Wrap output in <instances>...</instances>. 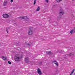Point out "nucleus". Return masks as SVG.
<instances>
[{
    "label": "nucleus",
    "mask_w": 75,
    "mask_h": 75,
    "mask_svg": "<svg viewBox=\"0 0 75 75\" xmlns=\"http://www.w3.org/2000/svg\"><path fill=\"white\" fill-rule=\"evenodd\" d=\"M21 54H17L15 56L14 59L16 61H18L20 59L22 58V57L21 56Z\"/></svg>",
    "instance_id": "obj_1"
},
{
    "label": "nucleus",
    "mask_w": 75,
    "mask_h": 75,
    "mask_svg": "<svg viewBox=\"0 0 75 75\" xmlns=\"http://www.w3.org/2000/svg\"><path fill=\"white\" fill-rule=\"evenodd\" d=\"M64 13V11L62 9H60L59 10V14L60 15L58 17V20H60V19L62 18V17H61V16H62Z\"/></svg>",
    "instance_id": "obj_2"
},
{
    "label": "nucleus",
    "mask_w": 75,
    "mask_h": 75,
    "mask_svg": "<svg viewBox=\"0 0 75 75\" xmlns=\"http://www.w3.org/2000/svg\"><path fill=\"white\" fill-rule=\"evenodd\" d=\"M33 28H30L29 30L28 34L29 35H32L33 34Z\"/></svg>",
    "instance_id": "obj_3"
},
{
    "label": "nucleus",
    "mask_w": 75,
    "mask_h": 75,
    "mask_svg": "<svg viewBox=\"0 0 75 75\" xmlns=\"http://www.w3.org/2000/svg\"><path fill=\"white\" fill-rule=\"evenodd\" d=\"M2 16L5 18H7L9 17V15L7 14H4L2 15Z\"/></svg>",
    "instance_id": "obj_4"
},
{
    "label": "nucleus",
    "mask_w": 75,
    "mask_h": 75,
    "mask_svg": "<svg viewBox=\"0 0 75 75\" xmlns=\"http://www.w3.org/2000/svg\"><path fill=\"white\" fill-rule=\"evenodd\" d=\"M38 74L40 75H42L41 71H40V69L39 68L38 69Z\"/></svg>",
    "instance_id": "obj_5"
},
{
    "label": "nucleus",
    "mask_w": 75,
    "mask_h": 75,
    "mask_svg": "<svg viewBox=\"0 0 75 75\" xmlns=\"http://www.w3.org/2000/svg\"><path fill=\"white\" fill-rule=\"evenodd\" d=\"M74 55V53H71L69 54H67L65 55V57H67V56L70 57V56H71V55Z\"/></svg>",
    "instance_id": "obj_6"
},
{
    "label": "nucleus",
    "mask_w": 75,
    "mask_h": 75,
    "mask_svg": "<svg viewBox=\"0 0 75 75\" xmlns=\"http://www.w3.org/2000/svg\"><path fill=\"white\" fill-rule=\"evenodd\" d=\"M46 53L47 54V55H51L53 53L51 51H48L47 52H46Z\"/></svg>",
    "instance_id": "obj_7"
},
{
    "label": "nucleus",
    "mask_w": 75,
    "mask_h": 75,
    "mask_svg": "<svg viewBox=\"0 0 75 75\" xmlns=\"http://www.w3.org/2000/svg\"><path fill=\"white\" fill-rule=\"evenodd\" d=\"M2 59H3V60H4V61H6V60H7V58L4 56L2 57Z\"/></svg>",
    "instance_id": "obj_8"
},
{
    "label": "nucleus",
    "mask_w": 75,
    "mask_h": 75,
    "mask_svg": "<svg viewBox=\"0 0 75 75\" xmlns=\"http://www.w3.org/2000/svg\"><path fill=\"white\" fill-rule=\"evenodd\" d=\"M73 32H74V33L75 32V28L74 29H73V30H71L70 31V33H71V34H72Z\"/></svg>",
    "instance_id": "obj_9"
},
{
    "label": "nucleus",
    "mask_w": 75,
    "mask_h": 75,
    "mask_svg": "<svg viewBox=\"0 0 75 75\" xmlns=\"http://www.w3.org/2000/svg\"><path fill=\"white\" fill-rule=\"evenodd\" d=\"M74 71H75V69H74L72 71H71V74H70L69 75H72L73 74V73L74 72Z\"/></svg>",
    "instance_id": "obj_10"
},
{
    "label": "nucleus",
    "mask_w": 75,
    "mask_h": 75,
    "mask_svg": "<svg viewBox=\"0 0 75 75\" xmlns=\"http://www.w3.org/2000/svg\"><path fill=\"white\" fill-rule=\"evenodd\" d=\"M25 61L26 63H27V62H28L29 60H28V58H25Z\"/></svg>",
    "instance_id": "obj_11"
},
{
    "label": "nucleus",
    "mask_w": 75,
    "mask_h": 75,
    "mask_svg": "<svg viewBox=\"0 0 75 75\" xmlns=\"http://www.w3.org/2000/svg\"><path fill=\"white\" fill-rule=\"evenodd\" d=\"M42 62H40L38 63V64L39 65H42Z\"/></svg>",
    "instance_id": "obj_12"
},
{
    "label": "nucleus",
    "mask_w": 75,
    "mask_h": 75,
    "mask_svg": "<svg viewBox=\"0 0 75 75\" xmlns=\"http://www.w3.org/2000/svg\"><path fill=\"white\" fill-rule=\"evenodd\" d=\"M7 2H4L3 4L4 6H6V4H7Z\"/></svg>",
    "instance_id": "obj_13"
},
{
    "label": "nucleus",
    "mask_w": 75,
    "mask_h": 75,
    "mask_svg": "<svg viewBox=\"0 0 75 75\" xmlns=\"http://www.w3.org/2000/svg\"><path fill=\"white\" fill-rule=\"evenodd\" d=\"M40 10V7H38L36 9V11H38Z\"/></svg>",
    "instance_id": "obj_14"
},
{
    "label": "nucleus",
    "mask_w": 75,
    "mask_h": 75,
    "mask_svg": "<svg viewBox=\"0 0 75 75\" xmlns=\"http://www.w3.org/2000/svg\"><path fill=\"white\" fill-rule=\"evenodd\" d=\"M25 17H24V16L23 17H22L21 16L18 17V18H22V19H25Z\"/></svg>",
    "instance_id": "obj_15"
},
{
    "label": "nucleus",
    "mask_w": 75,
    "mask_h": 75,
    "mask_svg": "<svg viewBox=\"0 0 75 75\" xmlns=\"http://www.w3.org/2000/svg\"><path fill=\"white\" fill-rule=\"evenodd\" d=\"M37 0H34V1L33 2L34 5H35V4L36 3V1Z\"/></svg>",
    "instance_id": "obj_16"
},
{
    "label": "nucleus",
    "mask_w": 75,
    "mask_h": 75,
    "mask_svg": "<svg viewBox=\"0 0 75 75\" xmlns=\"http://www.w3.org/2000/svg\"><path fill=\"white\" fill-rule=\"evenodd\" d=\"M25 45H29V47H30V45L29 43L27 44L26 43H25Z\"/></svg>",
    "instance_id": "obj_17"
},
{
    "label": "nucleus",
    "mask_w": 75,
    "mask_h": 75,
    "mask_svg": "<svg viewBox=\"0 0 75 75\" xmlns=\"http://www.w3.org/2000/svg\"><path fill=\"white\" fill-rule=\"evenodd\" d=\"M62 0H57V1L58 3H59L60 1H61Z\"/></svg>",
    "instance_id": "obj_18"
},
{
    "label": "nucleus",
    "mask_w": 75,
    "mask_h": 75,
    "mask_svg": "<svg viewBox=\"0 0 75 75\" xmlns=\"http://www.w3.org/2000/svg\"><path fill=\"white\" fill-rule=\"evenodd\" d=\"M54 64L57 65V66H58V62H56Z\"/></svg>",
    "instance_id": "obj_19"
},
{
    "label": "nucleus",
    "mask_w": 75,
    "mask_h": 75,
    "mask_svg": "<svg viewBox=\"0 0 75 75\" xmlns=\"http://www.w3.org/2000/svg\"><path fill=\"white\" fill-rule=\"evenodd\" d=\"M56 62H57V61H56L55 60L54 61L52 62V63H53L54 64H55V63Z\"/></svg>",
    "instance_id": "obj_20"
},
{
    "label": "nucleus",
    "mask_w": 75,
    "mask_h": 75,
    "mask_svg": "<svg viewBox=\"0 0 75 75\" xmlns=\"http://www.w3.org/2000/svg\"><path fill=\"white\" fill-rule=\"evenodd\" d=\"M8 64H11V62H10L8 61Z\"/></svg>",
    "instance_id": "obj_21"
},
{
    "label": "nucleus",
    "mask_w": 75,
    "mask_h": 75,
    "mask_svg": "<svg viewBox=\"0 0 75 75\" xmlns=\"http://www.w3.org/2000/svg\"><path fill=\"white\" fill-rule=\"evenodd\" d=\"M45 1L46 3H48L49 0H45Z\"/></svg>",
    "instance_id": "obj_22"
},
{
    "label": "nucleus",
    "mask_w": 75,
    "mask_h": 75,
    "mask_svg": "<svg viewBox=\"0 0 75 75\" xmlns=\"http://www.w3.org/2000/svg\"><path fill=\"white\" fill-rule=\"evenodd\" d=\"M26 20H27V21H28V20H29V18H26Z\"/></svg>",
    "instance_id": "obj_23"
},
{
    "label": "nucleus",
    "mask_w": 75,
    "mask_h": 75,
    "mask_svg": "<svg viewBox=\"0 0 75 75\" xmlns=\"http://www.w3.org/2000/svg\"><path fill=\"white\" fill-rule=\"evenodd\" d=\"M11 3H12L13 2V0H11Z\"/></svg>",
    "instance_id": "obj_24"
},
{
    "label": "nucleus",
    "mask_w": 75,
    "mask_h": 75,
    "mask_svg": "<svg viewBox=\"0 0 75 75\" xmlns=\"http://www.w3.org/2000/svg\"><path fill=\"white\" fill-rule=\"evenodd\" d=\"M6 31L8 33V30L6 29Z\"/></svg>",
    "instance_id": "obj_25"
},
{
    "label": "nucleus",
    "mask_w": 75,
    "mask_h": 75,
    "mask_svg": "<svg viewBox=\"0 0 75 75\" xmlns=\"http://www.w3.org/2000/svg\"><path fill=\"white\" fill-rule=\"evenodd\" d=\"M8 28L9 29H10V28Z\"/></svg>",
    "instance_id": "obj_26"
},
{
    "label": "nucleus",
    "mask_w": 75,
    "mask_h": 75,
    "mask_svg": "<svg viewBox=\"0 0 75 75\" xmlns=\"http://www.w3.org/2000/svg\"><path fill=\"white\" fill-rule=\"evenodd\" d=\"M72 1H74V0H72Z\"/></svg>",
    "instance_id": "obj_27"
}]
</instances>
